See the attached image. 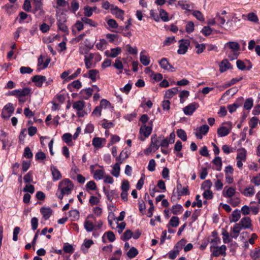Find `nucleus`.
<instances>
[{
	"label": "nucleus",
	"mask_w": 260,
	"mask_h": 260,
	"mask_svg": "<svg viewBox=\"0 0 260 260\" xmlns=\"http://www.w3.org/2000/svg\"><path fill=\"white\" fill-rule=\"evenodd\" d=\"M73 188L74 184L70 179H63L58 184L56 196L58 199L62 200L63 196L69 195L71 193Z\"/></svg>",
	"instance_id": "f257e3e1"
},
{
	"label": "nucleus",
	"mask_w": 260,
	"mask_h": 260,
	"mask_svg": "<svg viewBox=\"0 0 260 260\" xmlns=\"http://www.w3.org/2000/svg\"><path fill=\"white\" fill-rule=\"evenodd\" d=\"M67 21V17L62 13H61L58 17L57 18V25L58 29L63 32L66 33L68 35L69 34V31L68 27L66 24Z\"/></svg>",
	"instance_id": "f03ea898"
},
{
	"label": "nucleus",
	"mask_w": 260,
	"mask_h": 260,
	"mask_svg": "<svg viewBox=\"0 0 260 260\" xmlns=\"http://www.w3.org/2000/svg\"><path fill=\"white\" fill-rule=\"evenodd\" d=\"M31 89L29 87H25L22 89H19L17 99L19 103H24L26 101V96L30 94Z\"/></svg>",
	"instance_id": "7ed1b4c3"
},
{
	"label": "nucleus",
	"mask_w": 260,
	"mask_h": 260,
	"mask_svg": "<svg viewBox=\"0 0 260 260\" xmlns=\"http://www.w3.org/2000/svg\"><path fill=\"white\" fill-rule=\"evenodd\" d=\"M14 107L12 103H9L7 104L3 108V111L2 113V118L5 119H8L14 112Z\"/></svg>",
	"instance_id": "20e7f679"
},
{
	"label": "nucleus",
	"mask_w": 260,
	"mask_h": 260,
	"mask_svg": "<svg viewBox=\"0 0 260 260\" xmlns=\"http://www.w3.org/2000/svg\"><path fill=\"white\" fill-rule=\"evenodd\" d=\"M180 44L177 53L179 54H184L187 51L188 47L190 45V42L188 40L181 39L179 41Z\"/></svg>",
	"instance_id": "39448f33"
},
{
	"label": "nucleus",
	"mask_w": 260,
	"mask_h": 260,
	"mask_svg": "<svg viewBox=\"0 0 260 260\" xmlns=\"http://www.w3.org/2000/svg\"><path fill=\"white\" fill-rule=\"evenodd\" d=\"M152 131L151 126H147L146 124H143L140 128V134L144 136V138H141L140 140L144 141L145 138H148L151 134Z\"/></svg>",
	"instance_id": "423d86ee"
},
{
	"label": "nucleus",
	"mask_w": 260,
	"mask_h": 260,
	"mask_svg": "<svg viewBox=\"0 0 260 260\" xmlns=\"http://www.w3.org/2000/svg\"><path fill=\"white\" fill-rule=\"evenodd\" d=\"M226 45L232 49V51L233 52V54L235 56L234 57L231 58V59H235L237 58L239 55L238 51L240 49L239 44L235 42H230L228 43Z\"/></svg>",
	"instance_id": "0eeeda50"
},
{
	"label": "nucleus",
	"mask_w": 260,
	"mask_h": 260,
	"mask_svg": "<svg viewBox=\"0 0 260 260\" xmlns=\"http://www.w3.org/2000/svg\"><path fill=\"white\" fill-rule=\"evenodd\" d=\"M199 107V104L196 102L189 104L183 108V112L186 115H191Z\"/></svg>",
	"instance_id": "6e6552de"
},
{
	"label": "nucleus",
	"mask_w": 260,
	"mask_h": 260,
	"mask_svg": "<svg viewBox=\"0 0 260 260\" xmlns=\"http://www.w3.org/2000/svg\"><path fill=\"white\" fill-rule=\"evenodd\" d=\"M93 91V89L90 87L82 89L79 93V98L82 100H88L92 96Z\"/></svg>",
	"instance_id": "1a4fd4ad"
},
{
	"label": "nucleus",
	"mask_w": 260,
	"mask_h": 260,
	"mask_svg": "<svg viewBox=\"0 0 260 260\" xmlns=\"http://www.w3.org/2000/svg\"><path fill=\"white\" fill-rule=\"evenodd\" d=\"M46 80V77L45 76L37 75L31 78V81L34 82L35 85L39 88L43 86V83Z\"/></svg>",
	"instance_id": "9d476101"
},
{
	"label": "nucleus",
	"mask_w": 260,
	"mask_h": 260,
	"mask_svg": "<svg viewBox=\"0 0 260 260\" xmlns=\"http://www.w3.org/2000/svg\"><path fill=\"white\" fill-rule=\"evenodd\" d=\"M188 186L182 187V184L179 181H177V184L176 186V191L178 196L179 197L182 196L188 195L189 194V191L188 189Z\"/></svg>",
	"instance_id": "9b49d317"
},
{
	"label": "nucleus",
	"mask_w": 260,
	"mask_h": 260,
	"mask_svg": "<svg viewBox=\"0 0 260 260\" xmlns=\"http://www.w3.org/2000/svg\"><path fill=\"white\" fill-rule=\"evenodd\" d=\"M162 137H157L156 135H153L151 138V145L154 150H158L160 146L161 139Z\"/></svg>",
	"instance_id": "f8f14e48"
},
{
	"label": "nucleus",
	"mask_w": 260,
	"mask_h": 260,
	"mask_svg": "<svg viewBox=\"0 0 260 260\" xmlns=\"http://www.w3.org/2000/svg\"><path fill=\"white\" fill-rule=\"evenodd\" d=\"M209 129V127L207 124L202 125L199 127V132H197L194 133L196 137L198 139H202L203 138V135H206Z\"/></svg>",
	"instance_id": "ddd939ff"
},
{
	"label": "nucleus",
	"mask_w": 260,
	"mask_h": 260,
	"mask_svg": "<svg viewBox=\"0 0 260 260\" xmlns=\"http://www.w3.org/2000/svg\"><path fill=\"white\" fill-rule=\"evenodd\" d=\"M42 1L43 0H33L32 5L34 9L32 10V13L34 14L36 13L38 11H40V13H44Z\"/></svg>",
	"instance_id": "4468645a"
},
{
	"label": "nucleus",
	"mask_w": 260,
	"mask_h": 260,
	"mask_svg": "<svg viewBox=\"0 0 260 260\" xmlns=\"http://www.w3.org/2000/svg\"><path fill=\"white\" fill-rule=\"evenodd\" d=\"M82 86L81 82L79 80H77L69 84L67 86V88L70 92H73L75 89H79L82 87Z\"/></svg>",
	"instance_id": "2eb2a0df"
},
{
	"label": "nucleus",
	"mask_w": 260,
	"mask_h": 260,
	"mask_svg": "<svg viewBox=\"0 0 260 260\" xmlns=\"http://www.w3.org/2000/svg\"><path fill=\"white\" fill-rule=\"evenodd\" d=\"M232 69L233 66L226 59L222 60L219 65V71L221 73H223L227 70Z\"/></svg>",
	"instance_id": "dca6fc26"
},
{
	"label": "nucleus",
	"mask_w": 260,
	"mask_h": 260,
	"mask_svg": "<svg viewBox=\"0 0 260 260\" xmlns=\"http://www.w3.org/2000/svg\"><path fill=\"white\" fill-rule=\"evenodd\" d=\"M121 52V49L120 47H117L116 48H112L111 49V53H109L108 50L105 52V54L108 57L115 58L117 57Z\"/></svg>",
	"instance_id": "f3484780"
},
{
	"label": "nucleus",
	"mask_w": 260,
	"mask_h": 260,
	"mask_svg": "<svg viewBox=\"0 0 260 260\" xmlns=\"http://www.w3.org/2000/svg\"><path fill=\"white\" fill-rule=\"evenodd\" d=\"M242 229H243V228L239 222L238 223H236L233 228L234 234L231 235L232 238L236 239L238 237L239 234Z\"/></svg>",
	"instance_id": "a211bd4d"
},
{
	"label": "nucleus",
	"mask_w": 260,
	"mask_h": 260,
	"mask_svg": "<svg viewBox=\"0 0 260 260\" xmlns=\"http://www.w3.org/2000/svg\"><path fill=\"white\" fill-rule=\"evenodd\" d=\"M113 5L111 6V11L113 14H114L116 17L121 20L123 19L124 11L119 9L117 7L112 8Z\"/></svg>",
	"instance_id": "6ab92c4d"
},
{
	"label": "nucleus",
	"mask_w": 260,
	"mask_h": 260,
	"mask_svg": "<svg viewBox=\"0 0 260 260\" xmlns=\"http://www.w3.org/2000/svg\"><path fill=\"white\" fill-rule=\"evenodd\" d=\"M230 129L226 127L222 126L217 129V133L219 137H223L228 135L230 133Z\"/></svg>",
	"instance_id": "aec40b11"
},
{
	"label": "nucleus",
	"mask_w": 260,
	"mask_h": 260,
	"mask_svg": "<svg viewBox=\"0 0 260 260\" xmlns=\"http://www.w3.org/2000/svg\"><path fill=\"white\" fill-rule=\"evenodd\" d=\"M51 171L54 181H57L61 178V175L56 167L52 165L51 166Z\"/></svg>",
	"instance_id": "412c9836"
},
{
	"label": "nucleus",
	"mask_w": 260,
	"mask_h": 260,
	"mask_svg": "<svg viewBox=\"0 0 260 260\" xmlns=\"http://www.w3.org/2000/svg\"><path fill=\"white\" fill-rule=\"evenodd\" d=\"M40 212L45 220L49 219L52 214V210L50 208L42 207L40 210Z\"/></svg>",
	"instance_id": "4be33fe9"
},
{
	"label": "nucleus",
	"mask_w": 260,
	"mask_h": 260,
	"mask_svg": "<svg viewBox=\"0 0 260 260\" xmlns=\"http://www.w3.org/2000/svg\"><path fill=\"white\" fill-rule=\"evenodd\" d=\"M225 188L226 187L224 188L222 191L223 196L225 198H232V197H233L236 193L235 189L233 187H230L225 190Z\"/></svg>",
	"instance_id": "5701e85b"
},
{
	"label": "nucleus",
	"mask_w": 260,
	"mask_h": 260,
	"mask_svg": "<svg viewBox=\"0 0 260 260\" xmlns=\"http://www.w3.org/2000/svg\"><path fill=\"white\" fill-rule=\"evenodd\" d=\"M140 60L141 63H142L145 66H148L150 62L149 57L144 54L143 51H142L140 53Z\"/></svg>",
	"instance_id": "b1692460"
},
{
	"label": "nucleus",
	"mask_w": 260,
	"mask_h": 260,
	"mask_svg": "<svg viewBox=\"0 0 260 260\" xmlns=\"http://www.w3.org/2000/svg\"><path fill=\"white\" fill-rule=\"evenodd\" d=\"M79 8V3L77 0H72L70 6L68 8V10L73 13H75Z\"/></svg>",
	"instance_id": "393cba45"
},
{
	"label": "nucleus",
	"mask_w": 260,
	"mask_h": 260,
	"mask_svg": "<svg viewBox=\"0 0 260 260\" xmlns=\"http://www.w3.org/2000/svg\"><path fill=\"white\" fill-rule=\"evenodd\" d=\"M85 103L83 100H80L75 102L73 104V108L77 110V111H81L85 107Z\"/></svg>",
	"instance_id": "a878e982"
},
{
	"label": "nucleus",
	"mask_w": 260,
	"mask_h": 260,
	"mask_svg": "<svg viewBox=\"0 0 260 260\" xmlns=\"http://www.w3.org/2000/svg\"><path fill=\"white\" fill-rule=\"evenodd\" d=\"M103 190L105 194L106 195L107 199L110 202H112L115 196H118V194L116 193V191L114 190L108 191L106 190L105 187H104Z\"/></svg>",
	"instance_id": "bb28decb"
},
{
	"label": "nucleus",
	"mask_w": 260,
	"mask_h": 260,
	"mask_svg": "<svg viewBox=\"0 0 260 260\" xmlns=\"http://www.w3.org/2000/svg\"><path fill=\"white\" fill-rule=\"evenodd\" d=\"M246 156V151L244 149L238 151L236 157L237 162H242L245 161Z\"/></svg>",
	"instance_id": "cd10ccee"
},
{
	"label": "nucleus",
	"mask_w": 260,
	"mask_h": 260,
	"mask_svg": "<svg viewBox=\"0 0 260 260\" xmlns=\"http://www.w3.org/2000/svg\"><path fill=\"white\" fill-rule=\"evenodd\" d=\"M178 92V88L176 87L167 90L166 92L165 96L168 99H171Z\"/></svg>",
	"instance_id": "c85d7f7f"
},
{
	"label": "nucleus",
	"mask_w": 260,
	"mask_h": 260,
	"mask_svg": "<svg viewBox=\"0 0 260 260\" xmlns=\"http://www.w3.org/2000/svg\"><path fill=\"white\" fill-rule=\"evenodd\" d=\"M239 223L243 226V229H247L251 225V220L249 217H245L242 218Z\"/></svg>",
	"instance_id": "c756f323"
},
{
	"label": "nucleus",
	"mask_w": 260,
	"mask_h": 260,
	"mask_svg": "<svg viewBox=\"0 0 260 260\" xmlns=\"http://www.w3.org/2000/svg\"><path fill=\"white\" fill-rule=\"evenodd\" d=\"M120 164H115L112 166V170L111 171V173L115 177H118L119 176L120 173Z\"/></svg>",
	"instance_id": "7c9ffc66"
},
{
	"label": "nucleus",
	"mask_w": 260,
	"mask_h": 260,
	"mask_svg": "<svg viewBox=\"0 0 260 260\" xmlns=\"http://www.w3.org/2000/svg\"><path fill=\"white\" fill-rule=\"evenodd\" d=\"M99 71L95 69L90 70L88 71V77L90 78L93 82L96 80V76L99 74Z\"/></svg>",
	"instance_id": "2f4dec72"
},
{
	"label": "nucleus",
	"mask_w": 260,
	"mask_h": 260,
	"mask_svg": "<svg viewBox=\"0 0 260 260\" xmlns=\"http://www.w3.org/2000/svg\"><path fill=\"white\" fill-rule=\"evenodd\" d=\"M243 79L242 77H241L239 78H233L230 81L224 83V84L223 85V88H226L228 87H230L231 86L234 85L236 83L239 82L240 81L242 80Z\"/></svg>",
	"instance_id": "473e14b6"
},
{
	"label": "nucleus",
	"mask_w": 260,
	"mask_h": 260,
	"mask_svg": "<svg viewBox=\"0 0 260 260\" xmlns=\"http://www.w3.org/2000/svg\"><path fill=\"white\" fill-rule=\"evenodd\" d=\"M232 216V219H230L231 222H236L238 221L241 217L240 211L238 209L235 210L233 212Z\"/></svg>",
	"instance_id": "72a5a7b5"
},
{
	"label": "nucleus",
	"mask_w": 260,
	"mask_h": 260,
	"mask_svg": "<svg viewBox=\"0 0 260 260\" xmlns=\"http://www.w3.org/2000/svg\"><path fill=\"white\" fill-rule=\"evenodd\" d=\"M250 255L254 260H260V248L258 247L251 251Z\"/></svg>",
	"instance_id": "f704fd0d"
},
{
	"label": "nucleus",
	"mask_w": 260,
	"mask_h": 260,
	"mask_svg": "<svg viewBox=\"0 0 260 260\" xmlns=\"http://www.w3.org/2000/svg\"><path fill=\"white\" fill-rule=\"evenodd\" d=\"M81 21L85 24H88L90 26L96 27L97 23L93 21L92 19H89L86 17H83L81 18Z\"/></svg>",
	"instance_id": "c9c22d12"
},
{
	"label": "nucleus",
	"mask_w": 260,
	"mask_h": 260,
	"mask_svg": "<svg viewBox=\"0 0 260 260\" xmlns=\"http://www.w3.org/2000/svg\"><path fill=\"white\" fill-rule=\"evenodd\" d=\"M253 105V100L252 98H248L244 104V108L246 110H250Z\"/></svg>",
	"instance_id": "e433bc0d"
},
{
	"label": "nucleus",
	"mask_w": 260,
	"mask_h": 260,
	"mask_svg": "<svg viewBox=\"0 0 260 260\" xmlns=\"http://www.w3.org/2000/svg\"><path fill=\"white\" fill-rule=\"evenodd\" d=\"M177 136L181 139L183 141L187 140V135L185 132L182 129H178L177 132Z\"/></svg>",
	"instance_id": "4c0bfd02"
},
{
	"label": "nucleus",
	"mask_w": 260,
	"mask_h": 260,
	"mask_svg": "<svg viewBox=\"0 0 260 260\" xmlns=\"http://www.w3.org/2000/svg\"><path fill=\"white\" fill-rule=\"evenodd\" d=\"M159 66L161 68H162L164 70H168V66L170 65V63L169 62L168 59L166 58H162L159 61Z\"/></svg>",
	"instance_id": "58836bf2"
},
{
	"label": "nucleus",
	"mask_w": 260,
	"mask_h": 260,
	"mask_svg": "<svg viewBox=\"0 0 260 260\" xmlns=\"http://www.w3.org/2000/svg\"><path fill=\"white\" fill-rule=\"evenodd\" d=\"M243 193L246 197H251L254 194V189L253 186L246 187L243 191Z\"/></svg>",
	"instance_id": "ea45409f"
},
{
	"label": "nucleus",
	"mask_w": 260,
	"mask_h": 260,
	"mask_svg": "<svg viewBox=\"0 0 260 260\" xmlns=\"http://www.w3.org/2000/svg\"><path fill=\"white\" fill-rule=\"evenodd\" d=\"M159 16L164 22H167L169 20L168 13L164 9H161L159 10Z\"/></svg>",
	"instance_id": "a19ab883"
},
{
	"label": "nucleus",
	"mask_w": 260,
	"mask_h": 260,
	"mask_svg": "<svg viewBox=\"0 0 260 260\" xmlns=\"http://www.w3.org/2000/svg\"><path fill=\"white\" fill-rule=\"evenodd\" d=\"M179 218L177 216H173L170 221L168 225H169V226L171 225L172 227H177L179 225Z\"/></svg>",
	"instance_id": "79ce46f5"
},
{
	"label": "nucleus",
	"mask_w": 260,
	"mask_h": 260,
	"mask_svg": "<svg viewBox=\"0 0 260 260\" xmlns=\"http://www.w3.org/2000/svg\"><path fill=\"white\" fill-rule=\"evenodd\" d=\"M105 140L104 139H102L99 137H95L93 139L92 143L94 147L100 148L102 146V141Z\"/></svg>",
	"instance_id": "37998d69"
},
{
	"label": "nucleus",
	"mask_w": 260,
	"mask_h": 260,
	"mask_svg": "<svg viewBox=\"0 0 260 260\" xmlns=\"http://www.w3.org/2000/svg\"><path fill=\"white\" fill-rule=\"evenodd\" d=\"M247 19L254 23H257L258 21V18L256 14L253 12H250L247 14Z\"/></svg>",
	"instance_id": "c03bdc74"
},
{
	"label": "nucleus",
	"mask_w": 260,
	"mask_h": 260,
	"mask_svg": "<svg viewBox=\"0 0 260 260\" xmlns=\"http://www.w3.org/2000/svg\"><path fill=\"white\" fill-rule=\"evenodd\" d=\"M206 48V45L205 44H199L197 43L196 45V48L197 49L196 53L198 54H201L204 52Z\"/></svg>",
	"instance_id": "a18cd8bd"
},
{
	"label": "nucleus",
	"mask_w": 260,
	"mask_h": 260,
	"mask_svg": "<svg viewBox=\"0 0 260 260\" xmlns=\"http://www.w3.org/2000/svg\"><path fill=\"white\" fill-rule=\"evenodd\" d=\"M138 254V250L134 247L131 248L127 252V255L130 258L135 257Z\"/></svg>",
	"instance_id": "49530a36"
},
{
	"label": "nucleus",
	"mask_w": 260,
	"mask_h": 260,
	"mask_svg": "<svg viewBox=\"0 0 260 260\" xmlns=\"http://www.w3.org/2000/svg\"><path fill=\"white\" fill-rule=\"evenodd\" d=\"M84 228L87 232H91L93 230L94 225L93 223L88 220H86L84 223Z\"/></svg>",
	"instance_id": "de8ad7c7"
},
{
	"label": "nucleus",
	"mask_w": 260,
	"mask_h": 260,
	"mask_svg": "<svg viewBox=\"0 0 260 260\" xmlns=\"http://www.w3.org/2000/svg\"><path fill=\"white\" fill-rule=\"evenodd\" d=\"M107 44V43L105 39H100V42L96 43V47L98 49L102 50L106 48Z\"/></svg>",
	"instance_id": "09e8293b"
},
{
	"label": "nucleus",
	"mask_w": 260,
	"mask_h": 260,
	"mask_svg": "<svg viewBox=\"0 0 260 260\" xmlns=\"http://www.w3.org/2000/svg\"><path fill=\"white\" fill-rule=\"evenodd\" d=\"M128 156V154L127 151L123 150L121 152L119 156L116 158V160L118 161H120L119 162H122L121 161L124 160L125 158H127Z\"/></svg>",
	"instance_id": "8fccbe9b"
},
{
	"label": "nucleus",
	"mask_w": 260,
	"mask_h": 260,
	"mask_svg": "<svg viewBox=\"0 0 260 260\" xmlns=\"http://www.w3.org/2000/svg\"><path fill=\"white\" fill-rule=\"evenodd\" d=\"M104 175V171L103 170H97L94 172L93 177L96 180L101 179Z\"/></svg>",
	"instance_id": "3c124183"
},
{
	"label": "nucleus",
	"mask_w": 260,
	"mask_h": 260,
	"mask_svg": "<svg viewBox=\"0 0 260 260\" xmlns=\"http://www.w3.org/2000/svg\"><path fill=\"white\" fill-rule=\"evenodd\" d=\"M182 210V206L181 205L177 204L172 206V212L173 214L176 215L179 213Z\"/></svg>",
	"instance_id": "603ef678"
},
{
	"label": "nucleus",
	"mask_w": 260,
	"mask_h": 260,
	"mask_svg": "<svg viewBox=\"0 0 260 260\" xmlns=\"http://www.w3.org/2000/svg\"><path fill=\"white\" fill-rule=\"evenodd\" d=\"M132 236V232L130 230H127L124 232L123 235L121 236V239L123 241H126L131 238Z\"/></svg>",
	"instance_id": "864d4df0"
},
{
	"label": "nucleus",
	"mask_w": 260,
	"mask_h": 260,
	"mask_svg": "<svg viewBox=\"0 0 260 260\" xmlns=\"http://www.w3.org/2000/svg\"><path fill=\"white\" fill-rule=\"evenodd\" d=\"M258 119L256 117H253L251 118L249 122V125L251 129H253L256 127L258 124Z\"/></svg>",
	"instance_id": "5fc2aeb1"
},
{
	"label": "nucleus",
	"mask_w": 260,
	"mask_h": 260,
	"mask_svg": "<svg viewBox=\"0 0 260 260\" xmlns=\"http://www.w3.org/2000/svg\"><path fill=\"white\" fill-rule=\"evenodd\" d=\"M46 158V154L43 152L40 151L35 154V160L36 161L44 160Z\"/></svg>",
	"instance_id": "6e6d98bb"
},
{
	"label": "nucleus",
	"mask_w": 260,
	"mask_h": 260,
	"mask_svg": "<svg viewBox=\"0 0 260 260\" xmlns=\"http://www.w3.org/2000/svg\"><path fill=\"white\" fill-rule=\"evenodd\" d=\"M23 156L26 158H31L33 156V154L29 147L25 148Z\"/></svg>",
	"instance_id": "4d7b16f0"
},
{
	"label": "nucleus",
	"mask_w": 260,
	"mask_h": 260,
	"mask_svg": "<svg viewBox=\"0 0 260 260\" xmlns=\"http://www.w3.org/2000/svg\"><path fill=\"white\" fill-rule=\"evenodd\" d=\"M103 122L102 124V126L104 128L106 129L113 127L114 124L112 122H109L107 119H104L103 120Z\"/></svg>",
	"instance_id": "13d9d810"
},
{
	"label": "nucleus",
	"mask_w": 260,
	"mask_h": 260,
	"mask_svg": "<svg viewBox=\"0 0 260 260\" xmlns=\"http://www.w3.org/2000/svg\"><path fill=\"white\" fill-rule=\"evenodd\" d=\"M26 128H23L21 129L20 133L19 136V142L20 144H23L24 139L26 136Z\"/></svg>",
	"instance_id": "bf43d9fd"
},
{
	"label": "nucleus",
	"mask_w": 260,
	"mask_h": 260,
	"mask_svg": "<svg viewBox=\"0 0 260 260\" xmlns=\"http://www.w3.org/2000/svg\"><path fill=\"white\" fill-rule=\"evenodd\" d=\"M81 69L80 68H78L76 72L72 74L71 75L69 76L68 78L66 79V82H69L71 80L74 79L76 78L78 75L81 73Z\"/></svg>",
	"instance_id": "052dcab7"
},
{
	"label": "nucleus",
	"mask_w": 260,
	"mask_h": 260,
	"mask_svg": "<svg viewBox=\"0 0 260 260\" xmlns=\"http://www.w3.org/2000/svg\"><path fill=\"white\" fill-rule=\"evenodd\" d=\"M189 91L185 90L182 91L179 94L180 103H184V102L185 101V100L184 99V98H187L189 96Z\"/></svg>",
	"instance_id": "680f3d73"
},
{
	"label": "nucleus",
	"mask_w": 260,
	"mask_h": 260,
	"mask_svg": "<svg viewBox=\"0 0 260 260\" xmlns=\"http://www.w3.org/2000/svg\"><path fill=\"white\" fill-rule=\"evenodd\" d=\"M84 14L85 17H89L93 14V8H92L91 7H90L89 6L85 7L84 8Z\"/></svg>",
	"instance_id": "e2e57ef3"
},
{
	"label": "nucleus",
	"mask_w": 260,
	"mask_h": 260,
	"mask_svg": "<svg viewBox=\"0 0 260 260\" xmlns=\"http://www.w3.org/2000/svg\"><path fill=\"white\" fill-rule=\"evenodd\" d=\"M212 29L209 26H205L201 30V32L205 36H208L212 34Z\"/></svg>",
	"instance_id": "0e129e2a"
},
{
	"label": "nucleus",
	"mask_w": 260,
	"mask_h": 260,
	"mask_svg": "<svg viewBox=\"0 0 260 260\" xmlns=\"http://www.w3.org/2000/svg\"><path fill=\"white\" fill-rule=\"evenodd\" d=\"M192 15L199 20L201 21H204V17L203 14L199 11H194L192 13Z\"/></svg>",
	"instance_id": "69168bd1"
},
{
	"label": "nucleus",
	"mask_w": 260,
	"mask_h": 260,
	"mask_svg": "<svg viewBox=\"0 0 260 260\" xmlns=\"http://www.w3.org/2000/svg\"><path fill=\"white\" fill-rule=\"evenodd\" d=\"M24 10L26 12H30L31 6L30 4V0H25L22 6Z\"/></svg>",
	"instance_id": "338daca9"
},
{
	"label": "nucleus",
	"mask_w": 260,
	"mask_h": 260,
	"mask_svg": "<svg viewBox=\"0 0 260 260\" xmlns=\"http://www.w3.org/2000/svg\"><path fill=\"white\" fill-rule=\"evenodd\" d=\"M126 51L130 54L132 55L137 54L138 53V50L136 47L133 48L129 44H127L125 46Z\"/></svg>",
	"instance_id": "774afa93"
}]
</instances>
